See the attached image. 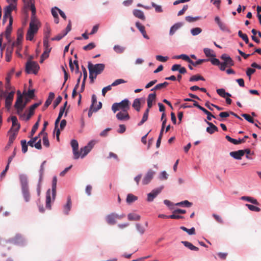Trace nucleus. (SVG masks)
<instances>
[{
	"label": "nucleus",
	"instance_id": "nucleus-22",
	"mask_svg": "<svg viewBox=\"0 0 261 261\" xmlns=\"http://www.w3.org/2000/svg\"><path fill=\"white\" fill-rule=\"evenodd\" d=\"M156 98V94L155 92L153 93H150L147 97V107L148 110H149L152 107L153 105V101L155 100Z\"/></svg>",
	"mask_w": 261,
	"mask_h": 261
},
{
	"label": "nucleus",
	"instance_id": "nucleus-64",
	"mask_svg": "<svg viewBox=\"0 0 261 261\" xmlns=\"http://www.w3.org/2000/svg\"><path fill=\"white\" fill-rule=\"evenodd\" d=\"M242 116L247 121H248L250 123H254L253 119L249 114H242Z\"/></svg>",
	"mask_w": 261,
	"mask_h": 261
},
{
	"label": "nucleus",
	"instance_id": "nucleus-62",
	"mask_svg": "<svg viewBox=\"0 0 261 261\" xmlns=\"http://www.w3.org/2000/svg\"><path fill=\"white\" fill-rule=\"evenodd\" d=\"M96 46L95 44L93 42H91L88 45L83 47V49L85 50H89L94 48Z\"/></svg>",
	"mask_w": 261,
	"mask_h": 261
},
{
	"label": "nucleus",
	"instance_id": "nucleus-41",
	"mask_svg": "<svg viewBox=\"0 0 261 261\" xmlns=\"http://www.w3.org/2000/svg\"><path fill=\"white\" fill-rule=\"evenodd\" d=\"M128 219L129 221H138L140 219V216L135 213H130L128 215Z\"/></svg>",
	"mask_w": 261,
	"mask_h": 261
},
{
	"label": "nucleus",
	"instance_id": "nucleus-58",
	"mask_svg": "<svg viewBox=\"0 0 261 261\" xmlns=\"http://www.w3.org/2000/svg\"><path fill=\"white\" fill-rule=\"evenodd\" d=\"M43 144L46 147L49 146V142L47 137V134H45L42 138Z\"/></svg>",
	"mask_w": 261,
	"mask_h": 261
},
{
	"label": "nucleus",
	"instance_id": "nucleus-49",
	"mask_svg": "<svg viewBox=\"0 0 261 261\" xmlns=\"http://www.w3.org/2000/svg\"><path fill=\"white\" fill-rule=\"evenodd\" d=\"M245 206H247L248 209L251 211L258 212L260 211V208L257 206L250 204H246Z\"/></svg>",
	"mask_w": 261,
	"mask_h": 261
},
{
	"label": "nucleus",
	"instance_id": "nucleus-40",
	"mask_svg": "<svg viewBox=\"0 0 261 261\" xmlns=\"http://www.w3.org/2000/svg\"><path fill=\"white\" fill-rule=\"evenodd\" d=\"M140 99L136 98L134 100L133 107L137 111L139 112L140 111Z\"/></svg>",
	"mask_w": 261,
	"mask_h": 261
},
{
	"label": "nucleus",
	"instance_id": "nucleus-26",
	"mask_svg": "<svg viewBox=\"0 0 261 261\" xmlns=\"http://www.w3.org/2000/svg\"><path fill=\"white\" fill-rule=\"evenodd\" d=\"M207 124L209 125V127H207L206 128V132L210 134H213L215 132H218V127L215 125L213 123L210 122L208 121H207L205 120Z\"/></svg>",
	"mask_w": 261,
	"mask_h": 261
},
{
	"label": "nucleus",
	"instance_id": "nucleus-19",
	"mask_svg": "<svg viewBox=\"0 0 261 261\" xmlns=\"http://www.w3.org/2000/svg\"><path fill=\"white\" fill-rule=\"evenodd\" d=\"M128 111H122L116 114V118L119 120H128L130 119Z\"/></svg>",
	"mask_w": 261,
	"mask_h": 261
},
{
	"label": "nucleus",
	"instance_id": "nucleus-63",
	"mask_svg": "<svg viewBox=\"0 0 261 261\" xmlns=\"http://www.w3.org/2000/svg\"><path fill=\"white\" fill-rule=\"evenodd\" d=\"M176 205H184L186 207H190L192 205V203L189 202L188 200H185L176 204Z\"/></svg>",
	"mask_w": 261,
	"mask_h": 261
},
{
	"label": "nucleus",
	"instance_id": "nucleus-25",
	"mask_svg": "<svg viewBox=\"0 0 261 261\" xmlns=\"http://www.w3.org/2000/svg\"><path fill=\"white\" fill-rule=\"evenodd\" d=\"M21 192L24 201L26 202H29L31 199V194L29 191V188L22 189Z\"/></svg>",
	"mask_w": 261,
	"mask_h": 261
},
{
	"label": "nucleus",
	"instance_id": "nucleus-28",
	"mask_svg": "<svg viewBox=\"0 0 261 261\" xmlns=\"http://www.w3.org/2000/svg\"><path fill=\"white\" fill-rule=\"evenodd\" d=\"M215 21L218 25L219 28L223 31H226L228 30V28L224 23L221 21L220 18L218 16H216L215 18Z\"/></svg>",
	"mask_w": 261,
	"mask_h": 261
},
{
	"label": "nucleus",
	"instance_id": "nucleus-15",
	"mask_svg": "<svg viewBox=\"0 0 261 261\" xmlns=\"http://www.w3.org/2000/svg\"><path fill=\"white\" fill-rule=\"evenodd\" d=\"M163 186L160 187L157 189L153 190L150 193L147 195V200L148 201H152L154 198L161 193L163 189Z\"/></svg>",
	"mask_w": 261,
	"mask_h": 261
},
{
	"label": "nucleus",
	"instance_id": "nucleus-35",
	"mask_svg": "<svg viewBox=\"0 0 261 261\" xmlns=\"http://www.w3.org/2000/svg\"><path fill=\"white\" fill-rule=\"evenodd\" d=\"M57 183V178L56 176H54L52 181V194L53 197L54 199L56 194V187Z\"/></svg>",
	"mask_w": 261,
	"mask_h": 261
},
{
	"label": "nucleus",
	"instance_id": "nucleus-5",
	"mask_svg": "<svg viewBox=\"0 0 261 261\" xmlns=\"http://www.w3.org/2000/svg\"><path fill=\"white\" fill-rule=\"evenodd\" d=\"M105 68L104 64L99 63L93 65L91 62L88 63V68L89 71H92L93 72L99 74L102 72Z\"/></svg>",
	"mask_w": 261,
	"mask_h": 261
},
{
	"label": "nucleus",
	"instance_id": "nucleus-51",
	"mask_svg": "<svg viewBox=\"0 0 261 261\" xmlns=\"http://www.w3.org/2000/svg\"><path fill=\"white\" fill-rule=\"evenodd\" d=\"M10 134L9 139V143L11 144L14 141V140L15 139L17 132H8Z\"/></svg>",
	"mask_w": 261,
	"mask_h": 261
},
{
	"label": "nucleus",
	"instance_id": "nucleus-21",
	"mask_svg": "<svg viewBox=\"0 0 261 261\" xmlns=\"http://www.w3.org/2000/svg\"><path fill=\"white\" fill-rule=\"evenodd\" d=\"M41 103V102L38 103H35L30 107L29 114L25 117L26 120H29L31 118L32 116L34 115V110H35V109L37 108Z\"/></svg>",
	"mask_w": 261,
	"mask_h": 261
},
{
	"label": "nucleus",
	"instance_id": "nucleus-61",
	"mask_svg": "<svg viewBox=\"0 0 261 261\" xmlns=\"http://www.w3.org/2000/svg\"><path fill=\"white\" fill-rule=\"evenodd\" d=\"M205 61H206V60H205V59H199L196 62H194L191 59L189 63L194 66H196L198 65L202 64V63L204 62Z\"/></svg>",
	"mask_w": 261,
	"mask_h": 261
},
{
	"label": "nucleus",
	"instance_id": "nucleus-38",
	"mask_svg": "<svg viewBox=\"0 0 261 261\" xmlns=\"http://www.w3.org/2000/svg\"><path fill=\"white\" fill-rule=\"evenodd\" d=\"M40 116H39L38 121L35 123V124L34 125V126H33V127L32 128V130H31V133L30 135V138H32L34 136V135L35 134V133H36V130H37V129L38 128V126L39 125V121H40Z\"/></svg>",
	"mask_w": 261,
	"mask_h": 261
},
{
	"label": "nucleus",
	"instance_id": "nucleus-7",
	"mask_svg": "<svg viewBox=\"0 0 261 261\" xmlns=\"http://www.w3.org/2000/svg\"><path fill=\"white\" fill-rule=\"evenodd\" d=\"M19 98L18 100H16L14 107L16 110V114L18 115L20 118H24L26 117L25 114H23L22 112L25 108L23 105H21L20 103H21V100Z\"/></svg>",
	"mask_w": 261,
	"mask_h": 261
},
{
	"label": "nucleus",
	"instance_id": "nucleus-50",
	"mask_svg": "<svg viewBox=\"0 0 261 261\" xmlns=\"http://www.w3.org/2000/svg\"><path fill=\"white\" fill-rule=\"evenodd\" d=\"M175 59H181L188 63H190L191 59L189 58V57L186 55L185 54H181L178 56H176L174 57Z\"/></svg>",
	"mask_w": 261,
	"mask_h": 261
},
{
	"label": "nucleus",
	"instance_id": "nucleus-11",
	"mask_svg": "<svg viewBox=\"0 0 261 261\" xmlns=\"http://www.w3.org/2000/svg\"><path fill=\"white\" fill-rule=\"evenodd\" d=\"M10 119L12 121V127H11V129L9 130V132H18L20 128V125L18 122L17 117L15 116H13L10 118ZM9 120H10V118H8V121H9Z\"/></svg>",
	"mask_w": 261,
	"mask_h": 261
},
{
	"label": "nucleus",
	"instance_id": "nucleus-18",
	"mask_svg": "<svg viewBox=\"0 0 261 261\" xmlns=\"http://www.w3.org/2000/svg\"><path fill=\"white\" fill-rule=\"evenodd\" d=\"M9 24L6 28V30L5 32V35L6 38L8 41V42L10 41V34L12 32V23H13V17H10L9 20Z\"/></svg>",
	"mask_w": 261,
	"mask_h": 261
},
{
	"label": "nucleus",
	"instance_id": "nucleus-34",
	"mask_svg": "<svg viewBox=\"0 0 261 261\" xmlns=\"http://www.w3.org/2000/svg\"><path fill=\"white\" fill-rule=\"evenodd\" d=\"M101 107H102V103L101 102H99L98 105L96 108H93L90 107V109H89V110L88 112V117H91L92 115L93 112H97L98 110H99V109H100L101 108Z\"/></svg>",
	"mask_w": 261,
	"mask_h": 261
},
{
	"label": "nucleus",
	"instance_id": "nucleus-20",
	"mask_svg": "<svg viewBox=\"0 0 261 261\" xmlns=\"http://www.w3.org/2000/svg\"><path fill=\"white\" fill-rule=\"evenodd\" d=\"M15 8L16 5L14 4L9 5L7 6L4 9L5 17H9V19H10V17H12L11 16V13Z\"/></svg>",
	"mask_w": 261,
	"mask_h": 261
},
{
	"label": "nucleus",
	"instance_id": "nucleus-24",
	"mask_svg": "<svg viewBox=\"0 0 261 261\" xmlns=\"http://www.w3.org/2000/svg\"><path fill=\"white\" fill-rule=\"evenodd\" d=\"M136 26L138 29V30L140 31V32L142 33L143 36L145 38H146L147 39H149V38L148 36V35L146 34L145 27L138 21L136 22Z\"/></svg>",
	"mask_w": 261,
	"mask_h": 261
},
{
	"label": "nucleus",
	"instance_id": "nucleus-42",
	"mask_svg": "<svg viewBox=\"0 0 261 261\" xmlns=\"http://www.w3.org/2000/svg\"><path fill=\"white\" fill-rule=\"evenodd\" d=\"M199 80L204 81L205 79L203 76H201L199 74L193 75L189 79V81L190 82L197 81Z\"/></svg>",
	"mask_w": 261,
	"mask_h": 261
},
{
	"label": "nucleus",
	"instance_id": "nucleus-47",
	"mask_svg": "<svg viewBox=\"0 0 261 261\" xmlns=\"http://www.w3.org/2000/svg\"><path fill=\"white\" fill-rule=\"evenodd\" d=\"M180 228L187 232L190 235L194 234L195 233V229L194 227H192L191 229H188L185 226H181Z\"/></svg>",
	"mask_w": 261,
	"mask_h": 261
},
{
	"label": "nucleus",
	"instance_id": "nucleus-52",
	"mask_svg": "<svg viewBox=\"0 0 261 261\" xmlns=\"http://www.w3.org/2000/svg\"><path fill=\"white\" fill-rule=\"evenodd\" d=\"M114 50L118 54H121L124 51L125 47L119 45H116L114 46Z\"/></svg>",
	"mask_w": 261,
	"mask_h": 261
},
{
	"label": "nucleus",
	"instance_id": "nucleus-30",
	"mask_svg": "<svg viewBox=\"0 0 261 261\" xmlns=\"http://www.w3.org/2000/svg\"><path fill=\"white\" fill-rule=\"evenodd\" d=\"M133 15L137 18H139L142 20H145V16L144 13L141 10L138 9H135L133 11Z\"/></svg>",
	"mask_w": 261,
	"mask_h": 261
},
{
	"label": "nucleus",
	"instance_id": "nucleus-55",
	"mask_svg": "<svg viewBox=\"0 0 261 261\" xmlns=\"http://www.w3.org/2000/svg\"><path fill=\"white\" fill-rule=\"evenodd\" d=\"M202 32V29L200 28H195L191 30V33L193 36H196Z\"/></svg>",
	"mask_w": 261,
	"mask_h": 261
},
{
	"label": "nucleus",
	"instance_id": "nucleus-56",
	"mask_svg": "<svg viewBox=\"0 0 261 261\" xmlns=\"http://www.w3.org/2000/svg\"><path fill=\"white\" fill-rule=\"evenodd\" d=\"M21 144L22 146V151L23 153H25L28 151V144L25 140L21 141Z\"/></svg>",
	"mask_w": 261,
	"mask_h": 261
},
{
	"label": "nucleus",
	"instance_id": "nucleus-12",
	"mask_svg": "<svg viewBox=\"0 0 261 261\" xmlns=\"http://www.w3.org/2000/svg\"><path fill=\"white\" fill-rule=\"evenodd\" d=\"M154 174L155 172L151 169L149 170L143 178L142 184L144 185L148 184L152 179Z\"/></svg>",
	"mask_w": 261,
	"mask_h": 261
},
{
	"label": "nucleus",
	"instance_id": "nucleus-31",
	"mask_svg": "<svg viewBox=\"0 0 261 261\" xmlns=\"http://www.w3.org/2000/svg\"><path fill=\"white\" fill-rule=\"evenodd\" d=\"M71 207V200L70 196L67 198V203L64 206V213L67 215L70 211Z\"/></svg>",
	"mask_w": 261,
	"mask_h": 261
},
{
	"label": "nucleus",
	"instance_id": "nucleus-53",
	"mask_svg": "<svg viewBox=\"0 0 261 261\" xmlns=\"http://www.w3.org/2000/svg\"><path fill=\"white\" fill-rule=\"evenodd\" d=\"M45 163H46L45 161L43 162V163H42L41 167H40V171H39V172H40L39 182H41V181L42 180V178H43V175L44 171V165L45 164Z\"/></svg>",
	"mask_w": 261,
	"mask_h": 261
},
{
	"label": "nucleus",
	"instance_id": "nucleus-8",
	"mask_svg": "<svg viewBox=\"0 0 261 261\" xmlns=\"http://www.w3.org/2000/svg\"><path fill=\"white\" fill-rule=\"evenodd\" d=\"M124 217V215L119 216L116 214L112 213L107 216L106 220L108 224L110 225H114L116 223L117 219H121Z\"/></svg>",
	"mask_w": 261,
	"mask_h": 261
},
{
	"label": "nucleus",
	"instance_id": "nucleus-44",
	"mask_svg": "<svg viewBox=\"0 0 261 261\" xmlns=\"http://www.w3.org/2000/svg\"><path fill=\"white\" fill-rule=\"evenodd\" d=\"M137 200V197L132 194H128L127 196L126 202L128 203H130L132 202H133Z\"/></svg>",
	"mask_w": 261,
	"mask_h": 261
},
{
	"label": "nucleus",
	"instance_id": "nucleus-39",
	"mask_svg": "<svg viewBox=\"0 0 261 261\" xmlns=\"http://www.w3.org/2000/svg\"><path fill=\"white\" fill-rule=\"evenodd\" d=\"M149 112V110H148V109H147L143 114L141 121L138 123L139 126L142 125L145 122L147 121L148 117Z\"/></svg>",
	"mask_w": 261,
	"mask_h": 261
},
{
	"label": "nucleus",
	"instance_id": "nucleus-48",
	"mask_svg": "<svg viewBox=\"0 0 261 261\" xmlns=\"http://www.w3.org/2000/svg\"><path fill=\"white\" fill-rule=\"evenodd\" d=\"M239 36L241 38L246 44L249 43V39L246 34H243L241 31L238 32Z\"/></svg>",
	"mask_w": 261,
	"mask_h": 261
},
{
	"label": "nucleus",
	"instance_id": "nucleus-6",
	"mask_svg": "<svg viewBox=\"0 0 261 261\" xmlns=\"http://www.w3.org/2000/svg\"><path fill=\"white\" fill-rule=\"evenodd\" d=\"M95 143V141H91L88 143L87 145L85 146L84 147L82 148L81 149L80 154L82 158L85 156L90 151V150L93 147Z\"/></svg>",
	"mask_w": 261,
	"mask_h": 261
},
{
	"label": "nucleus",
	"instance_id": "nucleus-45",
	"mask_svg": "<svg viewBox=\"0 0 261 261\" xmlns=\"http://www.w3.org/2000/svg\"><path fill=\"white\" fill-rule=\"evenodd\" d=\"M51 198L50 196L49 190L47 192L46 197V207L49 209L51 208Z\"/></svg>",
	"mask_w": 261,
	"mask_h": 261
},
{
	"label": "nucleus",
	"instance_id": "nucleus-33",
	"mask_svg": "<svg viewBox=\"0 0 261 261\" xmlns=\"http://www.w3.org/2000/svg\"><path fill=\"white\" fill-rule=\"evenodd\" d=\"M241 200H245V201H248L249 202H251L255 205H259V203H258V202L257 201V200L253 198V197H249V196H242L241 197Z\"/></svg>",
	"mask_w": 261,
	"mask_h": 261
},
{
	"label": "nucleus",
	"instance_id": "nucleus-54",
	"mask_svg": "<svg viewBox=\"0 0 261 261\" xmlns=\"http://www.w3.org/2000/svg\"><path fill=\"white\" fill-rule=\"evenodd\" d=\"M151 6L155 9L156 12L161 13L163 11L161 6L158 5L154 2L151 3Z\"/></svg>",
	"mask_w": 261,
	"mask_h": 261
},
{
	"label": "nucleus",
	"instance_id": "nucleus-16",
	"mask_svg": "<svg viewBox=\"0 0 261 261\" xmlns=\"http://www.w3.org/2000/svg\"><path fill=\"white\" fill-rule=\"evenodd\" d=\"M46 38H47V37ZM43 46L45 50L41 55V58L44 57L45 58H47L49 56V53H50L51 48L49 47V41L48 40H47V38L43 39Z\"/></svg>",
	"mask_w": 261,
	"mask_h": 261
},
{
	"label": "nucleus",
	"instance_id": "nucleus-37",
	"mask_svg": "<svg viewBox=\"0 0 261 261\" xmlns=\"http://www.w3.org/2000/svg\"><path fill=\"white\" fill-rule=\"evenodd\" d=\"M217 93L222 97L225 98L226 96L231 97V95L227 92H226L224 89H218L217 90Z\"/></svg>",
	"mask_w": 261,
	"mask_h": 261
},
{
	"label": "nucleus",
	"instance_id": "nucleus-32",
	"mask_svg": "<svg viewBox=\"0 0 261 261\" xmlns=\"http://www.w3.org/2000/svg\"><path fill=\"white\" fill-rule=\"evenodd\" d=\"M182 26V23L181 22H178L174 24L170 30L169 34L170 35H173L175 32L178 30L180 27Z\"/></svg>",
	"mask_w": 261,
	"mask_h": 261
},
{
	"label": "nucleus",
	"instance_id": "nucleus-46",
	"mask_svg": "<svg viewBox=\"0 0 261 261\" xmlns=\"http://www.w3.org/2000/svg\"><path fill=\"white\" fill-rule=\"evenodd\" d=\"M225 138L227 139V140L228 141H229V142H231V143H233V144H235V145H237V144H241V143H242V142L244 141V140L238 141L236 139L231 138L229 136H226Z\"/></svg>",
	"mask_w": 261,
	"mask_h": 261
},
{
	"label": "nucleus",
	"instance_id": "nucleus-29",
	"mask_svg": "<svg viewBox=\"0 0 261 261\" xmlns=\"http://www.w3.org/2000/svg\"><path fill=\"white\" fill-rule=\"evenodd\" d=\"M23 39V35L22 33H18L17 34V40L15 42H13L12 44L11 45H13L14 47V46H16L17 48H18L20 46H21V42L22 40Z\"/></svg>",
	"mask_w": 261,
	"mask_h": 261
},
{
	"label": "nucleus",
	"instance_id": "nucleus-59",
	"mask_svg": "<svg viewBox=\"0 0 261 261\" xmlns=\"http://www.w3.org/2000/svg\"><path fill=\"white\" fill-rule=\"evenodd\" d=\"M136 228L138 232L141 234H143L145 231V228L140 224H136Z\"/></svg>",
	"mask_w": 261,
	"mask_h": 261
},
{
	"label": "nucleus",
	"instance_id": "nucleus-4",
	"mask_svg": "<svg viewBox=\"0 0 261 261\" xmlns=\"http://www.w3.org/2000/svg\"><path fill=\"white\" fill-rule=\"evenodd\" d=\"M39 69V66L38 63L34 61L29 60L27 62L25 65V71L28 73H33L36 74Z\"/></svg>",
	"mask_w": 261,
	"mask_h": 261
},
{
	"label": "nucleus",
	"instance_id": "nucleus-43",
	"mask_svg": "<svg viewBox=\"0 0 261 261\" xmlns=\"http://www.w3.org/2000/svg\"><path fill=\"white\" fill-rule=\"evenodd\" d=\"M60 120L56 119L55 123V129L56 130V137L58 141H59V136L60 134V129L58 128V124Z\"/></svg>",
	"mask_w": 261,
	"mask_h": 261
},
{
	"label": "nucleus",
	"instance_id": "nucleus-57",
	"mask_svg": "<svg viewBox=\"0 0 261 261\" xmlns=\"http://www.w3.org/2000/svg\"><path fill=\"white\" fill-rule=\"evenodd\" d=\"M203 51H204L205 56L207 57L215 56V55L212 54L213 50L210 48H205L204 49Z\"/></svg>",
	"mask_w": 261,
	"mask_h": 261
},
{
	"label": "nucleus",
	"instance_id": "nucleus-9",
	"mask_svg": "<svg viewBox=\"0 0 261 261\" xmlns=\"http://www.w3.org/2000/svg\"><path fill=\"white\" fill-rule=\"evenodd\" d=\"M14 94L15 91H12L9 92L5 97V108L7 109L8 111H10L11 109L14 98Z\"/></svg>",
	"mask_w": 261,
	"mask_h": 261
},
{
	"label": "nucleus",
	"instance_id": "nucleus-13",
	"mask_svg": "<svg viewBox=\"0 0 261 261\" xmlns=\"http://www.w3.org/2000/svg\"><path fill=\"white\" fill-rule=\"evenodd\" d=\"M71 145L73 150V153L74 159H77L80 156V152L79 151V143L75 140H72L71 141Z\"/></svg>",
	"mask_w": 261,
	"mask_h": 261
},
{
	"label": "nucleus",
	"instance_id": "nucleus-27",
	"mask_svg": "<svg viewBox=\"0 0 261 261\" xmlns=\"http://www.w3.org/2000/svg\"><path fill=\"white\" fill-rule=\"evenodd\" d=\"M13 45L8 46L6 49V61L10 62L11 60L12 54L13 51Z\"/></svg>",
	"mask_w": 261,
	"mask_h": 261
},
{
	"label": "nucleus",
	"instance_id": "nucleus-1",
	"mask_svg": "<svg viewBox=\"0 0 261 261\" xmlns=\"http://www.w3.org/2000/svg\"><path fill=\"white\" fill-rule=\"evenodd\" d=\"M25 9H30L32 11L31 21L29 28L26 35V39L32 41L40 27V23L36 16V8L34 0H23Z\"/></svg>",
	"mask_w": 261,
	"mask_h": 261
},
{
	"label": "nucleus",
	"instance_id": "nucleus-14",
	"mask_svg": "<svg viewBox=\"0 0 261 261\" xmlns=\"http://www.w3.org/2000/svg\"><path fill=\"white\" fill-rule=\"evenodd\" d=\"M10 242L14 245L21 246L24 244L25 240L21 235L17 234L10 240Z\"/></svg>",
	"mask_w": 261,
	"mask_h": 261
},
{
	"label": "nucleus",
	"instance_id": "nucleus-17",
	"mask_svg": "<svg viewBox=\"0 0 261 261\" xmlns=\"http://www.w3.org/2000/svg\"><path fill=\"white\" fill-rule=\"evenodd\" d=\"M19 178L21 185V189L29 188L28 184V179L26 175L21 174L19 175Z\"/></svg>",
	"mask_w": 261,
	"mask_h": 261
},
{
	"label": "nucleus",
	"instance_id": "nucleus-10",
	"mask_svg": "<svg viewBox=\"0 0 261 261\" xmlns=\"http://www.w3.org/2000/svg\"><path fill=\"white\" fill-rule=\"evenodd\" d=\"M41 139L39 138V136H36L32 138L31 140L28 142V144L31 147H35L36 149H41L42 146L41 144Z\"/></svg>",
	"mask_w": 261,
	"mask_h": 261
},
{
	"label": "nucleus",
	"instance_id": "nucleus-36",
	"mask_svg": "<svg viewBox=\"0 0 261 261\" xmlns=\"http://www.w3.org/2000/svg\"><path fill=\"white\" fill-rule=\"evenodd\" d=\"M181 243L191 250L198 251L199 250L198 247L194 246L192 243L188 241H182Z\"/></svg>",
	"mask_w": 261,
	"mask_h": 261
},
{
	"label": "nucleus",
	"instance_id": "nucleus-3",
	"mask_svg": "<svg viewBox=\"0 0 261 261\" xmlns=\"http://www.w3.org/2000/svg\"><path fill=\"white\" fill-rule=\"evenodd\" d=\"M221 59L223 60V62L221 63L220 67L221 70L224 71L226 67H230L234 65V61L227 54L222 55Z\"/></svg>",
	"mask_w": 261,
	"mask_h": 261
},
{
	"label": "nucleus",
	"instance_id": "nucleus-2",
	"mask_svg": "<svg viewBox=\"0 0 261 261\" xmlns=\"http://www.w3.org/2000/svg\"><path fill=\"white\" fill-rule=\"evenodd\" d=\"M129 105V101L127 99H125L120 102L113 103L112 106V110L114 113H116L119 110H121V111H128L130 108Z\"/></svg>",
	"mask_w": 261,
	"mask_h": 261
},
{
	"label": "nucleus",
	"instance_id": "nucleus-60",
	"mask_svg": "<svg viewBox=\"0 0 261 261\" xmlns=\"http://www.w3.org/2000/svg\"><path fill=\"white\" fill-rule=\"evenodd\" d=\"M97 75L98 74L93 72L91 70L89 71V79L90 80V82L91 84H93L94 83V80L96 79Z\"/></svg>",
	"mask_w": 261,
	"mask_h": 261
},
{
	"label": "nucleus",
	"instance_id": "nucleus-23",
	"mask_svg": "<svg viewBox=\"0 0 261 261\" xmlns=\"http://www.w3.org/2000/svg\"><path fill=\"white\" fill-rule=\"evenodd\" d=\"M244 155V151L243 150H239L230 152V155L237 160L241 159L242 156H243Z\"/></svg>",
	"mask_w": 261,
	"mask_h": 261
}]
</instances>
